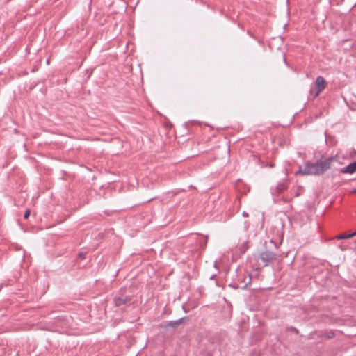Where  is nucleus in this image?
<instances>
[{"label": "nucleus", "instance_id": "nucleus-1", "mask_svg": "<svg viewBox=\"0 0 356 356\" xmlns=\"http://www.w3.org/2000/svg\"><path fill=\"white\" fill-rule=\"evenodd\" d=\"M332 158L319 160L315 163H307L305 166H300L298 172L302 175H318L323 174L330 168Z\"/></svg>", "mask_w": 356, "mask_h": 356}, {"label": "nucleus", "instance_id": "nucleus-2", "mask_svg": "<svg viewBox=\"0 0 356 356\" xmlns=\"http://www.w3.org/2000/svg\"><path fill=\"white\" fill-rule=\"evenodd\" d=\"M315 85L316 90L311 89L310 92L314 94V96L316 97L325 89L326 81L323 76H319L316 79Z\"/></svg>", "mask_w": 356, "mask_h": 356}, {"label": "nucleus", "instance_id": "nucleus-3", "mask_svg": "<svg viewBox=\"0 0 356 356\" xmlns=\"http://www.w3.org/2000/svg\"><path fill=\"white\" fill-rule=\"evenodd\" d=\"M259 258L262 261L264 266H267L269 262L276 259L275 254L272 251L262 252Z\"/></svg>", "mask_w": 356, "mask_h": 356}, {"label": "nucleus", "instance_id": "nucleus-4", "mask_svg": "<svg viewBox=\"0 0 356 356\" xmlns=\"http://www.w3.org/2000/svg\"><path fill=\"white\" fill-rule=\"evenodd\" d=\"M341 172L344 174H353L356 172V161L342 168Z\"/></svg>", "mask_w": 356, "mask_h": 356}, {"label": "nucleus", "instance_id": "nucleus-5", "mask_svg": "<svg viewBox=\"0 0 356 356\" xmlns=\"http://www.w3.org/2000/svg\"><path fill=\"white\" fill-rule=\"evenodd\" d=\"M183 320H184V318H181L177 321H168L166 323L165 326L166 327H172L175 328L182 323Z\"/></svg>", "mask_w": 356, "mask_h": 356}, {"label": "nucleus", "instance_id": "nucleus-6", "mask_svg": "<svg viewBox=\"0 0 356 356\" xmlns=\"http://www.w3.org/2000/svg\"><path fill=\"white\" fill-rule=\"evenodd\" d=\"M127 300V298H115L113 301L115 306L119 307L124 305Z\"/></svg>", "mask_w": 356, "mask_h": 356}, {"label": "nucleus", "instance_id": "nucleus-7", "mask_svg": "<svg viewBox=\"0 0 356 356\" xmlns=\"http://www.w3.org/2000/svg\"><path fill=\"white\" fill-rule=\"evenodd\" d=\"M355 236H356V231L355 232H353V233H350L348 234H343V235L337 236V239H338V240L348 239V238H350Z\"/></svg>", "mask_w": 356, "mask_h": 356}, {"label": "nucleus", "instance_id": "nucleus-8", "mask_svg": "<svg viewBox=\"0 0 356 356\" xmlns=\"http://www.w3.org/2000/svg\"><path fill=\"white\" fill-rule=\"evenodd\" d=\"M30 213H31V210L26 209L24 213V218H28L29 216H30Z\"/></svg>", "mask_w": 356, "mask_h": 356}, {"label": "nucleus", "instance_id": "nucleus-9", "mask_svg": "<svg viewBox=\"0 0 356 356\" xmlns=\"http://www.w3.org/2000/svg\"><path fill=\"white\" fill-rule=\"evenodd\" d=\"M242 215L244 217H248V214L245 211L243 212Z\"/></svg>", "mask_w": 356, "mask_h": 356}, {"label": "nucleus", "instance_id": "nucleus-10", "mask_svg": "<svg viewBox=\"0 0 356 356\" xmlns=\"http://www.w3.org/2000/svg\"><path fill=\"white\" fill-rule=\"evenodd\" d=\"M79 257H81V258H83V257H84V256H83V254H79Z\"/></svg>", "mask_w": 356, "mask_h": 356}]
</instances>
